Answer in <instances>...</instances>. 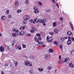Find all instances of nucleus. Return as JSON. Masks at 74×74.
<instances>
[{
  "label": "nucleus",
  "instance_id": "nucleus-1",
  "mask_svg": "<svg viewBox=\"0 0 74 74\" xmlns=\"http://www.w3.org/2000/svg\"><path fill=\"white\" fill-rule=\"evenodd\" d=\"M29 19H30V16L29 15H25L23 17V19L24 21H27Z\"/></svg>",
  "mask_w": 74,
  "mask_h": 74
},
{
  "label": "nucleus",
  "instance_id": "nucleus-2",
  "mask_svg": "<svg viewBox=\"0 0 74 74\" xmlns=\"http://www.w3.org/2000/svg\"><path fill=\"white\" fill-rule=\"evenodd\" d=\"M34 40H35L37 42H38V45H41V44H42V42H39V41L38 40V39L36 38V37H35Z\"/></svg>",
  "mask_w": 74,
  "mask_h": 74
},
{
  "label": "nucleus",
  "instance_id": "nucleus-3",
  "mask_svg": "<svg viewBox=\"0 0 74 74\" xmlns=\"http://www.w3.org/2000/svg\"><path fill=\"white\" fill-rule=\"evenodd\" d=\"M30 63L29 62L27 61L25 62V66H27L28 65L29 66H32V64H30V65H29Z\"/></svg>",
  "mask_w": 74,
  "mask_h": 74
},
{
  "label": "nucleus",
  "instance_id": "nucleus-4",
  "mask_svg": "<svg viewBox=\"0 0 74 74\" xmlns=\"http://www.w3.org/2000/svg\"><path fill=\"white\" fill-rule=\"evenodd\" d=\"M53 40V39L52 38L50 37H49L47 40L48 42H52Z\"/></svg>",
  "mask_w": 74,
  "mask_h": 74
},
{
  "label": "nucleus",
  "instance_id": "nucleus-5",
  "mask_svg": "<svg viewBox=\"0 0 74 74\" xmlns=\"http://www.w3.org/2000/svg\"><path fill=\"white\" fill-rule=\"evenodd\" d=\"M34 10H35L34 11V12L35 13H36V14L38 13V9H37V8H36V7H35L34 8Z\"/></svg>",
  "mask_w": 74,
  "mask_h": 74
},
{
  "label": "nucleus",
  "instance_id": "nucleus-6",
  "mask_svg": "<svg viewBox=\"0 0 74 74\" xmlns=\"http://www.w3.org/2000/svg\"><path fill=\"white\" fill-rule=\"evenodd\" d=\"M25 34V32L23 31H21V32H19V34H18L19 36H23V35H24Z\"/></svg>",
  "mask_w": 74,
  "mask_h": 74
},
{
  "label": "nucleus",
  "instance_id": "nucleus-7",
  "mask_svg": "<svg viewBox=\"0 0 74 74\" xmlns=\"http://www.w3.org/2000/svg\"><path fill=\"white\" fill-rule=\"evenodd\" d=\"M69 25H70V26L71 27V29L72 30H74V28H73V24L71 22H69Z\"/></svg>",
  "mask_w": 74,
  "mask_h": 74
},
{
  "label": "nucleus",
  "instance_id": "nucleus-8",
  "mask_svg": "<svg viewBox=\"0 0 74 74\" xmlns=\"http://www.w3.org/2000/svg\"><path fill=\"white\" fill-rule=\"evenodd\" d=\"M4 51V48L2 46L0 47V51L3 52Z\"/></svg>",
  "mask_w": 74,
  "mask_h": 74
},
{
  "label": "nucleus",
  "instance_id": "nucleus-9",
  "mask_svg": "<svg viewBox=\"0 0 74 74\" xmlns=\"http://www.w3.org/2000/svg\"><path fill=\"white\" fill-rule=\"evenodd\" d=\"M69 66L71 68H73L74 67V65L72 63H70L69 64Z\"/></svg>",
  "mask_w": 74,
  "mask_h": 74
},
{
  "label": "nucleus",
  "instance_id": "nucleus-10",
  "mask_svg": "<svg viewBox=\"0 0 74 74\" xmlns=\"http://www.w3.org/2000/svg\"><path fill=\"white\" fill-rule=\"evenodd\" d=\"M70 60V59L69 58H66L63 61V62H66L67 61Z\"/></svg>",
  "mask_w": 74,
  "mask_h": 74
},
{
  "label": "nucleus",
  "instance_id": "nucleus-11",
  "mask_svg": "<svg viewBox=\"0 0 74 74\" xmlns=\"http://www.w3.org/2000/svg\"><path fill=\"white\" fill-rule=\"evenodd\" d=\"M71 43V40H68L67 42V43L68 45H70Z\"/></svg>",
  "mask_w": 74,
  "mask_h": 74
},
{
  "label": "nucleus",
  "instance_id": "nucleus-12",
  "mask_svg": "<svg viewBox=\"0 0 74 74\" xmlns=\"http://www.w3.org/2000/svg\"><path fill=\"white\" fill-rule=\"evenodd\" d=\"M67 34L68 35L70 36L71 35H72V34H73V33H72V32H71L69 31L67 32Z\"/></svg>",
  "mask_w": 74,
  "mask_h": 74
},
{
  "label": "nucleus",
  "instance_id": "nucleus-13",
  "mask_svg": "<svg viewBox=\"0 0 74 74\" xmlns=\"http://www.w3.org/2000/svg\"><path fill=\"white\" fill-rule=\"evenodd\" d=\"M25 29V27L24 26L21 27L20 28V29L21 30H24Z\"/></svg>",
  "mask_w": 74,
  "mask_h": 74
},
{
  "label": "nucleus",
  "instance_id": "nucleus-14",
  "mask_svg": "<svg viewBox=\"0 0 74 74\" xmlns=\"http://www.w3.org/2000/svg\"><path fill=\"white\" fill-rule=\"evenodd\" d=\"M15 5L16 7H18L19 5V2L17 1L15 2Z\"/></svg>",
  "mask_w": 74,
  "mask_h": 74
},
{
  "label": "nucleus",
  "instance_id": "nucleus-15",
  "mask_svg": "<svg viewBox=\"0 0 74 74\" xmlns=\"http://www.w3.org/2000/svg\"><path fill=\"white\" fill-rule=\"evenodd\" d=\"M38 18H35L34 19V21H35V22H36V23H38Z\"/></svg>",
  "mask_w": 74,
  "mask_h": 74
},
{
  "label": "nucleus",
  "instance_id": "nucleus-16",
  "mask_svg": "<svg viewBox=\"0 0 74 74\" xmlns=\"http://www.w3.org/2000/svg\"><path fill=\"white\" fill-rule=\"evenodd\" d=\"M14 63L15 64V66L16 67L18 65V62H17V61H14Z\"/></svg>",
  "mask_w": 74,
  "mask_h": 74
},
{
  "label": "nucleus",
  "instance_id": "nucleus-17",
  "mask_svg": "<svg viewBox=\"0 0 74 74\" xmlns=\"http://www.w3.org/2000/svg\"><path fill=\"white\" fill-rule=\"evenodd\" d=\"M53 51V50L52 49H49V52L50 53H52V52Z\"/></svg>",
  "mask_w": 74,
  "mask_h": 74
},
{
  "label": "nucleus",
  "instance_id": "nucleus-18",
  "mask_svg": "<svg viewBox=\"0 0 74 74\" xmlns=\"http://www.w3.org/2000/svg\"><path fill=\"white\" fill-rule=\"evenodd\" d=\"M12 35L13 37H16L17 36L15 33H13L12 34Z\"/></svg>",
  "mask_w": 74,
  "mask_h": 74
},
{
  "label": "nucleus",
  "instance_id": "nucleus-19",
  "mask_svg": "<svg viewBox=\"0 0 74 74\" xmlns=\"http://www.w3.org/2000/svg\"><path fill=\"white\" fill-rule=\"evenodd\" d=\"M25 3L26 4H29V1L28 0H25Z\"/></svg>",
  "mask_w": 74,
  "mask_h": 74
},
{
  "label": "nucleus",
  "instance_id": "nucleus-20",
  "mask_svg": "<svg viewBox=\"0 0 74 74\" xmlns=\"http://www.w3.org/2000/svg\"><path fill=\"white\" fill-rule=\"evenodd\" d=\"M54 31L56 33H58V30L57 29H55L54 30Z\"/></svg>",
  "mask_w": 74,
  "mask_h": 74
},
{
  "label": "nucleus",
  "instance_id": "nucleus-21",
  "mask_svg": "<svg viewBox=\"0 0 74 74\" xmlns=\"http://www.w3.org/2000/svg\"><path fill=\"white\" fill-rule=\"evenodd\" d=\"M38 4L39 5H40L41 6H42V3H41V2H40V1H38Z\"/></svg>",
  "mask_w": 74,
  "mask_h": 74
},
{
  "label": "nucleus",
  "instance_id": "nucleus-22",
  "mask_svg": "<svg viewBox=\"0 0 74 74\" xmlns=\"http://www.w3.org/2000/svg\"><path fill=\"white\" fill-rule=\"evenodd\" d=\"M23 25H26L27 24V22L26 21H24L23 22Z\"/></svg>",
  "mask_w": 74,
  "mask_h": 74
},
{
  "label": "nucleus",
  "instance_id": "nucleus-23",
  "mask_svg": "<svg viewBox=\"0 0 74 74\" xmlns=\"http://www.w3.org/2000/svg\"><path fill=\"white\" fill-rule=\"evenodd\" d=\"M42 23H44L45 22H47V20L45 19H44L42 20Z\"/></svg>",
  "mask_w": 74,
  "mask_h": 74
},
{
  "label": "nucleus",
  "instance_id": "nucleus-24",
  "mask_svg": "<svg viewBox=\"0 0 74 74\" xmlns=\"http://www.w3.org/2000/svg\"><path fill=\"white\" fill-rule=\"evenodd\" d=\"M30 21L31 22V23H33L34 24H35V22L33 20H30Z\"/></svg>",
  "mask_w": 74,
  "mask_h": 74
},
{
  "label": "nucleus",
  "instance_id": "nucleus-25",
  "mask_svg": "<svg viewBox=\"0 0 74 74\" xmlns=\"http://www.w3.org/2000/svg\"><path fill=\"white\" fill-rule=\"evenodd\" d=\"M38 70L39 71H42L43 69L42 68H38Z\"/></svg>",
  "mask_w": 74,
  "mask_h": 74
},
{
  "label": "nucleus",
  "instance_id": "nucleus-26",
  "mask_svg": "<svg viewBox=\"0 0 74 74\" xmlns=\"http://www.w3.org/2000/svg\"><path fill=\"white\" fill-rule=\"evenodd\" d=\"M56 22H54L53 23V27H55L56 26Z\"/></svg>",
  "mask_w": 74,
  "mask_h": 74
},
{
  "label": "nucleus",
  "instance_id": "nucleus-27",
  "mask_svg": "<svg viewBox=\"0 0 74 74\" xmlns=\"http://www.w3.org/2000/svg\"><path fill=\"white\" fill-rule=\"evenodd\" d=\"M38 22H39V23H42V20L41 19H39L38 20Z\"/></svg>",
  "mask_w": 74,
  "mask_h": 74
},
{
  "label": "nucleus",
  "instance_id": "nucleus-28",
  "mask_svg": "<svg viewBox=\"0 0 74 74\" xmlns=\"http://www.w3.org/2000/svg\"><path fill=\"white\" fill-rule=\"evenodd\" d=\"M1 19L2 20L5 19V17L4 16H3L1 17Z\"/></svg>",
  "mask_w": 74,
  "mask_h": 74
},
{
  "label": "nucleus",
  "instance_id": "nucleus-29",
  "mask_svg": "<svg viewBox=\"0 0 74 74\" xmlns=\"http://www.w3.org/2000/svg\"><path fill=\"white\" fill-rule=\"evenodd\" d=\"M18 33H19V31L18 30H17L15 32V34L17 36L18 35Z\"/></svg>",
  "mask_w": 74,
  "mask_h": 74
},
{
  "label": "nucleus",
  "instance_id": "nucleus-30",
  "mask_svg": "<svg viewBox=\"0 0 74 74\" xmlns=\"http://www.w3.org/2000/svg\"><path fill=\"white\" fill-rule=\"evenodd\" d=\"M30 32L32 33H34V30L33 29H31L30 31Z\"/></svg>",
  "mask_w": 74,
  "mask_h": 74
},
{
  "label": "nucleus",
  "instance_id": "nucleus-31",
  "mask_svg": "<svg viewBox=\"0 0 74 74\" xmlns=\"http://www.w3.org/2000/svg\"><path fill=\"white\" fill-rule=\"evenodd\" d=\"M50 11H51V10H50V9H47L46 10V12H47V13L49 12H50Z\"/></svg>",
  "mask_w": 74,
  "mask_h": 74
},
{
  "label": "nucleus",
  "instance_id": "nucleus-32",
  "mask_svg": "<svg viewBox=\"0 0 74 74\" xmlns=\"http://www.w3.org/2000/svg\"><path fill=\"white\" fill-rule=\"evenodd\" d=\"M59 46L60 49H62V47H63V45L62 44H61Z\"/></svg>",
  "mask_w": 74,
  "mask_h": 74
},
{
  "label": "nucleus",
  "instance_id": "nucleus-33",
  "mask_svg": "<svg viewBox=\"0 0 74 74\" xmlns=\"http://www.w3.org/2000/svg\"><path fill=\"white\" fill-rule=\"evenodd\" d=\"M47 69L49 70H51L52 69V67L50 66H49L47 67Z\"/></svg>",
  "mask_w": 74,
  "mask_h": 74
},
{
  "label": "nucleus",
  "instance_id": "nucleus-34",
  "mask_svg": "<svg viewBox=\"0 0 74 74\" xmlns=\"http://www.w3.org/2000/svg\"><path fill=\"white\" fill-rule=\"evenodd\" d=\"M21 11H22L21 10H17V13H20V12H21Z\"/></svg>",
  "mask_w": 74,
  "mask_h": 74
},
{
  "label": "nucleus",
  "instance_id": "nucleus-35",
  "mask_svg": "<svg viewBox=\"0 0 74 74\" xmlns=\"http://www.w3.org/2000/svg\"><path fill=\"white\" fill-rule=\"evenodd\" d=\"M18 49H19V50H21V49L22 48H21V47L20 46H19L18 47Z\"/></svg>",
  "mask_w": 74,
  "mask_h": 74
},
{
  "label": "nucleus",
  "instance_id": "nucleus-36",
  "mask_svg": "<svg viewBox=\"0 0 74 74\" xmlns=\"http://www.w3.org/2000/svg\"><path fill=\"white\" fill-rule=\"evenodd\" d=\"M23 47V48H26V45L24 44H22Z\"/></svg>",
  "mask_w": 74,
  "mask_h": 74
},
{
  "label": "nucleus",
  "instance_id": "nucleus-37",
  "mask_svg": "<svg viewBox=\"0 0 74 74\" xmlns=\"http://www.w3.org/2000/svg\"><path fill=\"white\" fill-rule=\"evenodd\" d=\"M32 29H33L34 30V31H36L37 30V29L34 27H32Z\"/></svg>",
  "mask_w": 74,
  "mask_h": 74
},
{
  "label": "nucleus",
  "instance_id": "nucleus-38",
  "mask_svg": "<svg viewBox=\"0 0 74 74\" xmlns=\"http://www.w3.org/2000/svg\"><path fill=\"white\" fill-rule=\"evenodd\" d=\"M60 40L61 41H62V42H63V41H64V40L63 38H61Z\"/></svg>",
  "mask_w": 74,
  "mask_h": 74
},
{
  "label": "nucleus",
  "instance_id": "nucleus-39",
  "mask_svg": "<svg viewBox=\"0 0 74 74\" xmlns=\"http://www.w3.org/2000/svg\"><path fill=\"white\" fill-rule=\"evenodd\" d=\"M49 34H51V36H52L53 34V32H49Z\"/></svg>",
  "mask_w": 74,
  "mask_h": 74
},
{
  "label": "nucleus",
  "instance_id": "nucleus-40",
  "mask_svg": "<svg viewBox=\"0 0 74 74\" xmlns=\"http://www.w3.org/2000/svg\"><path fill=\"white\" fill-rule=\"evenodd\" d=\"M8 66V64L7 63H5L4 65V66Z\"/></svg>",
  "mask_w": 74,
  "mask_h": 74
},
{
  "label": "nucleus",
  "instance_id": "nucleus-41",
  "mask_svg": "<svg viewBox=\"0 0 74 74\" xmlns=\"http://www.w3.org/2000/svg\"><path fill=\"white\" fill-rule=\"evenodd\" d=\"M26 35L27 36H31V34H27Z\"/></svg>",
  "mask_w": 74,
  "mask_h": 74
},
{
  "label": "nucleus",
  "instance_id": "nucleus-42",
  "mask_svg": "<svg viewBox=\"0 0 74 74\" xmlns=\"http://www.w3.org/2000/svg\"><path fill=\"white\" fill-rule=\"evenodd\" d=\"M71 40L72 41H73V42H74V38L73 37H71Z\"/></svg>",
  "mask_w": 74,
  "mask_h": 74
},
{
  "label": "nucleus",
  "instance_id": "nucleus-43",
  "mask_svg": "<svg viewBox=\"0 0 74 74\" xmlns=\"http://www.w3.org/2000/svg\"><path fill=\"white\" fill-rule=\"evenodd\" d=\"M9 12L10 11L9 10H6L7 14H9Z\"/></svg>",
  "mask_w": 74,
  "mask_h": 74
},
{
  "label": "nucleus",
  "instance_id": "nucleus-44",
  "mask_svg": "<svg viewBox=\"0 0 74 74\" xmlns=\"http://www.w3.org/2000/svg\"><path fill=\"white\" fill-rule=\"evenodd\" d=\"M36 36H37L38 37H40V34H36Z\"/></svg>",
  "mask_w": 74,
  "mask_h": 74
},
{
  "label": "nucleus",
  "instance_id": "nucleus-45",
  "mask_svg": "<svg viewBox=\"0 0 74 74\" xmlns=\"http://www.w3.org/2000/svg\"><path fill=\"white\" fill-rule=\"evenodd\" d=\"M53 2V3H55V0H51Z\"/></svg>",
  "mask_w": 74,
  "mask_h": 74
},
{
  "label": "nucleus",
  "instance_id": "nucleus-46",
  "mask_svg": "<svg viewBox=\"0 0 74 74\" xmlns=\"http://www.w3.org/2000/svg\"><path fill=\"white\" fill-rule=\"evenodd\" d=\"M8 17L9 18H12V17L11 16V15H9L8 16Z\"/></svg>",
  "mask_w": 74,
  "mask_h": 74
},
{
  "label": "nucleus",
  "instance_id": "nucleus-47",
  "mask_svg": "<svg viewBox=\"0 0 74 74\" xmlns=\"http://www.w3.org/2000/svg\"><path fill=\"white\" fill-rule=\"evenodd\" d=\"M41 40V37H39L38 38V40Z\"/></svg>",
  "mask_w": 74,
  "mask_h": 74
},
{
  "label": "nucleus",
  "instance_id": "nucleus-48",
  "mask_svg": "<svg viewBox=\"0 0 74 74\" xmlns=\"http://www.w3.org/2000/svg\"><path fill=\"white\" fill-rule=\"evenodd\" d=\"M63 38L64 40V39L66 40V39H67V37H64Z\"/></svg>",
  "mask_w": 74,
  "mask_h": 74
},
{
  "label": "nucleus",
  "instance_id": "nucleus-49",
  "mask_svg": "<svg viewBox=\"0 0 74 74\" xmlns=\"http://www.w3.org/2000/svg\"><path fill=\"white\" fill-rule=\"evenodd\" d=\"M53 43L55 44H58V43L56 42L55 41L53 42Z\"/></svg>",
  "mask_w": 74,
  "mask_h": 74
},
{
  "label": "nucleus",
  "instance_id": "nucleus-50",
  "mask_svg": "<svg viewBox=\"0 0 74 74\" xmlns=\"http://www.w3.org/2000/svg\"><path fill=\"white\" fill-rule=\"evenodd\" d=\"M15 48H16V49H18V46L16 45L15 47Z\"/></svg>",
  "mask_w": 74,
  "mask_h": 74
},
{
  "label": "nucleus",
  "instance_id": "nucleus-51",
  "mask_svg": "<svg viewBox=\"0 0 74 74\" xmlns=\"http://www.w3.org/2000/svg\"><path fill=\"white\" fill-rule=\"evenodd\" d=\"M60 21H63V18H60Z\"/></svg>",
  "mask_w": 74,
  "mask_h": 74
},
{
  "label": "nucleus",
  "instance_id": "nucleus-52",
  "mask_svg": "<svg viewBox=\"0 0 74 74\" xmlns=\"http://www.w3.org/2000/svg\"><path fill=\"white\" fill-rule=\"evenodd\" d=\"M61 56L60 55L59 56V58L60 59H60H61Z\"/></svg>",
  "mask_w": 74,
  "mask_h": 74
},
{
  "label": "nucleus",
  "instance_id": "nucleus-53",
  "mask_svg": "<svg viewBox=\"0 0 74 74\" xmlns=\"http://www.w3.org/2000/svg\"><path fill=\"white\" fill-rule=\"evenodd\" d=\"M68 40H70V39H71V38L70 37H68Z\"/></svg>",
  "mask_w": 74,
  "mask_h": 74
},
{
  "label": "nucleus",
  "instance_id": "nucleus-54",
  "mask_svg": "<svg viewBox=\"0 0 74 74\" xmlns=\"http://www.w3.org/2000/svg\"><path fill=\"white\" fill-rule=\"evenodd\" d=\"M25 57L26 59H28V58L26 56H25Z\"/></svg>",
  "mask_w": 74,
  "mask_h": 74
},
{
  "label": "nucleus",
  "instance_id": "nucleus-55",
  "mask_svg": "<svg viewBox=\"0 0 74 74\" xmlns=\"http://www.w3.org/2000/svg\"><path fill=\"white\" fill-rule=\"evenodd\" d=\"M43 25H46V24L44 23H42Z\"/></svg>",
  "mask_w": 74,
  "mask_h": 74
},
{
  "label": "nucleus",
  "instance_id": "nucleus-56",
  "mask_svg": "<svg viewBox=\"0 0 74 74\" xmlns=\"http://www.w3.org/2000/svg\"><path fill=\"white\" fill-rule=\"evenodd\" d=\"M56 4L57 6V7H58V8H59V5L58 4V3H56Z\"/></svg>",
  "mask_w": 74,
  "mask_h": 74
},
{
  "label": "nucleus",
  "instance_id": "nucleus-57",
  "mask_svg": "<svg viewBox=\"0 0 74 74\" xmlns=\"http://www.w3.org/2000/svg\"><path fill=\"white\" fill-rule=\"evenodd\" d=\"M13 43L14 44H15L16 42V41H15V40H13Z\"/></svg>",
  "mask_w": 74,
  "mask_h": 74
},
{
  "label": "nucleus",
  "instance_id": "nucleus-58",
  "mask_svg": "<svg viewBox=\"0 0 74 74\" xmlns=\"http://www.w3.org/2000/svg\"><path fill=\"white\" fill-rule=\"evenodd\" d=\"M49 36H47V39H48L49 38Z\"/></svg>",
  "mask_w": 74,
  "mask_h": 74
},
{
  "label": "nucleus",
  "instance_id": "nucleus-59",
  "mask_svg": "<svg viewBox=\"0 0 74 74\" xmlns=\"http://www.w3.org/2000/svg\"><path fill=\"white\" fill-rule=\"evenodd\" d=\"M13 32H15L16 31V29H13Z\"/></svg>",
  "mask_w": 74,
  "mask_h": 74
},
{
  "label": "nucleus",
  "instance_id": "nucleus-60",
  "mask_svg": "<svg viewBox=\"0 0 74 74\" xmlns=\"http://www.w3.org/2000/svg\"><path fill=\"white\" fill-rule=\"evenodd\" d=\"M48 57V56H45V58H47Z\"/></svg>",
  "mask_w": 74,
  "mask_h": 74
},
{
  "label": "nucleus",
  "instance_id": "nucleus-61",
  "mask_svg": "<svg viewBox=\"0 0 74 74\" xmlns=\"http://www.w3.org/2000/svg\"><path fill=\"white\" fill-rule=\"evenodd\" d=\"M45 46H46V45H42V47H45Z\"/></svg>",
  "mask_w": 74,
  "mask_h": 74
},
{
  "label": "nucleus",
  "instance_id": "nucleus-62",
  "mask_svg": "<svg viewBox=\"0 0 74 74\" xmlns=\"http://www.w3.org/2000/svg\"><path fill=\"white\" fill-rule=\"evenodd\" d=\"M71 55H73V51H71Z\"/></svg>",
  "mask_w": 74,
  "mask_h": 74
},
{
  "label": "nucleus",
  "instance_id": "nucleus-63",
  "mask_svg": "<svg viewBox=\"0 0 74 74\" xmlns=\"http://www.w3.org/2000/svg\"><path fill=\"white\" fill-rule=\"evenodd\" d=\"M32 59H33V58H34V56L33 55H31V57H32Z\"/></svg>",
  "mask_w": 74,
  "mask_h": 74
},
{
  "label": "nucleus",
  "instance_id": "nucleus-64",
  "mask_svg": "<svg viewBox=\"0 0 74 74\" xmlns=\"http://www.w3.org/2000/svg\"><path fill=\"white\" fill-rule=\"evenodd\" d=\"M1 74H4V72L3 71H2Z\"/></svg>",
  "mask_w": 74,
  "mask_h": 74
}]
</instances>
